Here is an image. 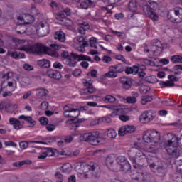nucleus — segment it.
Returning a JSON list of instances; mask_svg holds the SVG:
<instances>
[{
	"instance_id": "obj_46",
	"label": "nucleus",
	"mask_w": 182,
	"mask_h": 182,
	"mask_svg": "<svg viewBox=\"0 0 182 182\" xmlns=\"http://www.w3.org/2000/svg\"><path fill=\"white\" fill-rule=\"evenodd\" d=\"M19 146L22 150H25V149H28V144L26 141H23L19 143Z\"/></svg>"
},
{
	"instance_id": "obj_21",
	"label": "nucleus",
	"mask_w": 182,
	"mask_h": 182,
	"mask_svg": "<svg viewBox=\"0 0 182 182\" xmlns=\"http://www.w3.org/2000/svg\"><path fill=\"white\" fill-rule=\"evenodd\" d=\"M8 56H11L13 59H23L25 58V53L17 51H8Z\"/></svg>"
},
{
	"instance_id": "obj_59",
	"label": "nucleus",
	"mask_w": 182,
	"mask_h": 182,
	"mask_svg": "<svg viewBox=\"0 0 182 182\" xmlns=\"http://www.w3.org/2000/svg\"><path fill=\"white\" fill-rule=\"evenodd\" d=\"M102 60L103 62H105V63H109V62H112V58L107 55H105L102 58Z\"/></svg>"
},
{
	"instance_id": "obj_6",
	"label": "nucleus",
	"mask_w": 182,
	"mask_h": 182,
	"mask_svg": "<svg viewBox=\"0 0 182 182\" xmlns=\"http://www.w3.org/2000/svg\"><path fill=\"white\" fill-rule=\"evenodd\" d=\"M131 169L132 166H130V163H129L126 157L118 156L116 159L115 171H124V173H127V171H130Z\"/></svg>"
},
{
	"instance_id": "obj_33",
	"label": "nucleus",
	"mask_w": 182,
	"mask_h": 182,
	"mask_svg": "<svg viewBox=\"0 0 182 182\" xmlns=\"http://www.w3.org/2000/svg\"><path fill=\"white\" fill-rule=\"evenodd\" d=\"M48 93H49V91H48L46 89L40 88L38 90V96H40L41 97L48 96Z\"/></svg>"
},
{
	"instance_id": "obj_2",
	"label": "nucleus",
	"mask_w": 182,
	"mask_h": 182,
	"mask_svg": "<svg viewBox=\"0 0 182 182\" xmlns=\"http://www.w3.org/2000/svg\"><path fill=\"white\" fill-rule=\"evenodd\" d=\"M68 105H65L63 107V116L65 117H72V119H70L67 121V123L71 124V130H76V128L80 126V123L85 122V119H77V117H79V115L80 114V112L79 111V109H68Z\"/></svg>"
},
{
	"instance_id": "obj_42",
	"label": "nucleus",
	"mask_w": 182,
	"mask_h": 182,
	"mask_svg": "<svg viewBox=\"0 0 182 182\" xmlns=\"http://www.w3.org/2000/svg\"><path fill=\"white\" fill-rule=\"evenodd\" d=\"M140 155H136V157L134 156H129V160L133 163V164H139L137 163V157H141V154L144 155L143 153L139 154Z\"/></svg>"
},
{
	"instance_id": "obj_49",
	"label": "nucleus",
	"mask_w": 182,
	"mask_h": 182,
	"mask_svg": "<svg viewBox=\"0 0 182 182\" xmlns=\"http://www.w3.org/2000/svg\"><path fill=\"white\" fill-rule=\"evenodd\" d=\"M53 68H55V69H62L63 65L60 62L55 61L53 64Z\"/></svg>"
},
{
	"instance_id": "obj_34",
	"label": "nucleus",
	"mask_w": 182,
	"mask_h": 182,
	"mask_svg": "<svg viewBox=\"0 0 182 182\" xmlns=\"http://www.w3.org/2000/svg\"><path fill=\"white\" fill-rule=\"evenodd\" d=\"M171 180L173 182H182V176L177 173L171 176Z\"/></svg>"
},
{
	"instance_id": "obj_48",
	"label": "nucleus",
	"mask_w": 182,
	"mask_h": 182,
	"mask_svg": "<svg viewBox=\"0 0 182 182\" xmlns=\"http://www.w3.org/2000/svg\"><path fill=\"white\" fill-rule=\"evenodd\" d=\"M100 122H101V123H110V122H112V119L107 117H104L100 119Z\"/></svg>"
},
{
	"instance_id": "obj_27",
	"label": "nucleus",
	"mask_w": 182,
	"mask_h": 182,
	"mask_svg": "<svg viewBox=\"0 0 182 182\" xmlns=\"http://www.w3.org/2000/svg\"><path fill=\"white\" fill-rule=\"evenodd\" d=\"M144 182H155L154 178L150 173H145L143 176Z\"/></svg>"
},
{
	"instance_id": "obj_11",
	"label": "nucleus",
	"mask_w": 182,
	"mask_h": 182,
	"mask_svg": "<svg viewBox=\"0 0 182 182\" xmlns=\"http://www.w3.org/2000/svg\"><path fill=\"white\" fill-rule=\"evenodd\" d=\"M70 14H72L70 9L65 8L62 11L56 14L55 18L57 19V21H60V22H62V25H66V21H68L66 17L70 16Z\"/></svg>"
},
{
	"instance_id": "obj_37",
	"label": "nucleus",
	"mask_w": 182,
	"mask_h": 182,
	"mask_svg": "<svg viewBox=\"0 0 182 182\" xmlns=\"http://www.w3.org/2000/svg\"><path fill=\"white\" fill-rule=\"evenodd\" d=\"M25 121L30 123L31 125L28 126V127H33V126H35V124H36V121L33 120L32 119V117H31V116L26 117Z\"/></svg>"
},
{
	"instance_id": "obj_36",
	"label": "nucleus",
	"mask_w": 182,
	"mask_h": 182,
	"mask_svg": "<svg viewBox=\"0 0 182 182\" xmlns=\"http://www.w3.org/2000/svg\"><path fill=\"white\" fill-rule=\"evenodd\" d=\"M103 100L105 103H114V97L112 95H106Z\"/></svg>"
},
{
	"instance_id": "obj_40",
	"label": "nucleus",
	"mask_w": 182,
	"mask_h": 182,
	"mask_svg": "<svg viewBox=\"0 0 182 182\" xmlns=\"http://www.w3.org/2000/svg\"><path fill=\"white\" fill-rule=\"evenodd\" d=\"M90 45L91 48H95V49H97V46L96 45V38L92 37L90 39Z\"/></svg>"
},
{
	"instance_id": "obj_44",
	"label": "nucleus",
	"mask_w": 182,
	"mask_h": 182,
	"mask_svg": "<svg viewBox=\"0 0 182 182\" xmlns=\"http://www.w3.org/2000/svg\"><path fill=\"white\" fill-rule=\"evenodd\" d=\"M119 120L122 122H129L130 120V117L124 114L119 115Z\"/></svg>"
},
{
	"instance_id": "obj_22",
	"label": "nucleus",
	"mask_w": 182,
	"mask_h": 182,
	"mask_svg": "<svg viewBox=\"0 0 182 182\" xmlns=\"http://www.w3.org/2000/svg\"><path fill=\"white\" fill-rule=\"evenodd\" d=\"M39 26H41V28H40V31L41 33V36H46L47 35H49L50 29H49V26L48 24L43 23H40Z\"/></svg>"
},
{
	"instance_id": "obj_32",
	"label": "nucleus",
	"mask_w": 182,
	"mask_h": 182,
	"mask_svg": "<svg viewBox=\"0 0 182 182\" xmlns=\"http://www.w3.org/2000/svg\"><path fill=\"white\" fill-rule=\"evenodd\" d=\"M160 86H161L162 87H173V86H174V82H171V81H161L159 82Z\"/></svg>"
},
{
	"instance_id": "obj_8",
	"label": "nucleus",
	"mask_w": 182,
	"mask_h": 182,
	"mask_svg": "<svg viewBox=\"0 0 182 182\" xmlns=\"http://www.w3.org/2000/svg\"><path fill=\"white\" fill-rule=\"evenodd\" d=\"M61 58L67 59V60H68V59H70V58H73V59L75 60L78 59V62H80V60H87V62H91L92 63H93V60H92V58H90V56L82 54L77 55L73 52H72L70 55H69V53H68V51H63L61 53Z\"/></svg>"
},
{
	"instance_id": "obj_15",
	"label": "nucleus",
	"mask_w": 182,
	"mask_h": 182,
	"mask_svg": "<svg viewBox=\"0 0 182 182\" xmlns=\"http://www.w3.org/2000/svg\"><path fill=\"white\" fill-rule=\"evenodd\" d=\"M139 120L141 123H149L153 120V115H151V112L145 111L139 117Z\"/></svg>"
},
{
	"instance_id": "obj_3",
	"label": "nucleus",
	"mask_w": 182,
	"mask_h": 182,
	"mask_svg": "<svg viewBox=\"0 0 182 182\" xmlns=\"http://www.w3.org/2000/svg\"><path fill=\"white\" fill-rule=\"evenodd\" d=\"M100 132L95 131L90 133H82L80 135V141H88L92 146H99V144H103L105 139L99 138Z\"/></svg>"
},
{
	"instance_id": "obj_17",
	"label": "nucleus",
	"mask_w": 182,
	"mask_h": 182,
	"mask_svg": "<svg viewBox=\"0 0 182 182\" xmlns=\"http://www.w3.org/2000/svg\"><path fill=\"white\" fill-rule=\"evenodd\" d=\"M47 76H48V77H50L51 79H55V80H59L60 79H62V74H60V72L56 70H48Z\"/></svg>"
},
{
	"instance_id": "obj_13",
	"label": "nucleus",
	"mask_w": 182,
	"mask_h": 182,
	"mask_svg": "<svg viewBox=\"0 0 182 182\" xmlns=\"http://www.w3.org/2000/svg\"><path fill=\"white\" fill-rule=\"evenodd\" d=\"M120 83L122 85L123 89L129 90L132 89L133 85L134 84V80L129 77H122L119 78Z\"/></svg>"
},
{
	"instance_id": "obj_26",
	"label": "nucleus",
	"mask_w": 182,
	"mask_h": 182,
	"mask_svg": "<svg viewBox=\"0 0 182 182\" xmlns=\"http://www.w3.org/2000/svg\"><path fill=\"white\" fill-rule=\"evenodd\" d=\"M41 149L42 150H47L46 152L47 157H52L53 156H55V151H58L56 149L53 150L52 148L43 147Z\"/></svg>"
},
{
	"instance_id": "obj_53",
	"label": "nucleus",
	"mask_w": 182,
	"mask_h": 182,
	"mask_svg": "<svg viewBox=\"0 0 182 182\" xmlns=\"http://www.w3.org/2000/svg\"><path fill=\"white\" fill-rule=\"evenodd\" d=\"M4 144L6 147L11 146L12 147H16V144H15V142L12 141H4Z\"/></svg>"
},
{
	"instance_id": "obj_64",
	"label": "nucleus",
	"mask_w": 182,
	"mask_h": 182,
	"mask_svg": "<svg viewBox=\"0 0 182 182\" xmlns=\"http://www.w3.org/2000/svg\"><path fill=\"white\" fill-rule=\"evenodd\" d=\"M68 182H76V176H75L74 175L70 176L68 179Z\"/></svg>"
},
{
	"instance_id": "obj_1",
	"label": "nucleus",
	"mask_w": 182,
	"mask_h": 182,
	"mask_svg": "<svg viewBox=\"0 0 182 182\" xmlns=\"http://www.w3.org/2000/svg\"><path fill=\"white\" fill-rule=\"evenodd\" d=\"M171 139L163 144V149H165L168 156H171L173 159H178L180 157V150H178V144L181 138L177 137L174 134H169Z\"/></svg>"
},
{
	"instance_id": "obj_57",
	"label": "nucleus",
	"mask_w": 182,
	"mask_h": 182,
	"mask_svg": "<svg viewBox=\"0 0 182 182\" xmlns=\"http://www.w3.org/2000/svg\"><path fill=\"white\" fill-rule=\"evenodd\" d=\"M82 74V70L80 69H75L73 72V76H80V75Z\"/></svg>"
},
{
	"instance_id": "obj_63",
	"label": "nucleus",
	"mask_w": 182,
	"mask_h": 182,
	"mask_svg": "<svg viewBox=\"0 0 182 182\" xmlns=\"http://www.w3.org/2000/svg\"><path fill=\"white\" fill-rule=\"evenodd\" d=\"M72 140H73V137L72 136H65V139H64V141L65 143H71Z\"/></svg>"
},
{
	"instance_id": "obj_25",
	"label": "nucleus",
	"mask_w": 182,
	"mask_h": 182,
	"mask_svg": "<svg viewBox=\"0 0 182 182\" xmlns=\"http://www.w3.org/2000/svg\"><path fill=\"white\" fill-rule=\"evenodd\" d=\"M54 38L58 39L60 42H65L66 41V36L63 31H56Z\"/></svg>"
},
{
	"instance_id": "obj_28",
	"label": "nucleus",
	"mask_w": 182,
	"mask_h": 182,
	"mask_svg": "<svg viewBox=\"0 0 182 182\" xmlns=\"http://www.w3.org/2000/svg\"><path fill=\"white\" fill-rule=\"evenodd\" d=\"M92 5H93V3H92L91 1L84 0V1L80 3V6L82 8V9H87V8Z\"/></svg>"
},
{
	"instance_id": "obj_60",
	"label": "nucleus",
	"mask_w": 182,
	"mask_h": 182,
	"mask_svg": "<svg viewBox=\"0 0 182 182\" xmlns=\"http://www.w3.org/2000/svg\"><path fill=\"white\" fill-rule=\"evenodd\" d=\"M49 104L48 102L44 101L41 104V109H48Z\"/></svg>"
},
{
	"instance_id": "obj_55",
	"label": "nucleus",
	"mask_w": 182,
	"mask_h": 182,
	"mask_svg": "<svg viewBox=\"0 0 182 182\" xmlns=\"http://www.w3.org/2000/svg\"><path fill=\"white\" fill-rule=\"evenodd\" d=\"M144 63H146V65H149V66H154L156 65L154 61L151 60H147V59L144 60Z\"/></svg>"
},
{
	"instance_id": "obj_18",
	"label": "nucleus",
	"mask_w": 182,
	"mask_h": 182,
	"mask_svg": "<svg viewBox=\"0 0 182 182\" xmlns=\"http://www.w3.org/2000/svg\"><path fill=\"white\" fill-rule=\"evenodd\" d=\"M168 18L171 22H173V23H179L178 17L177 14H176V8H173L168 11Z\"/></svg>"
},
{
	"instance_id": "obj_41",
	"label": "nucleus",
	"mask_w": 182,
	"mask_h": 182,
	"mask_svg": "<svg viewBox=\"0 0 182 182\" xmlns=\"http://www.w3.org/2000/svg\"><path fill=\"white\" fill-rule=\"evenodd\" d=\"M123 113H124V109L115 106V108H114L115 114H123Z\"/></svg>"
},
{
	"instance_id": "obj_5",
	"label": "nucleus",
	"mask_w": 182,
	"mask_h": 182,
	"mask_svg": "<svg viewBox=\"0 0 182 182\" xmlns=\"http://www.w3.org/2000/svg\"><path fill=\"white\" fill-rule=\"evenodd\" d=\"M157 2L149 1L145 6H144V12L145 15L152 19V21H158L159 15L156 14L155 11L157 9Z\"/></svg>"
},
{
	"instance_id": "obj_30",
	"label": "nucleus",
	"mask_w": 182,
	"mask_h": 182,
	"mask_svg": "<svg viewBox=\"0 0 182 182\" xmlns=\"http://www.w3.org/2000/svg\"><path fill=\"white\" fill-rule=\"evenodd\" d=\"M171 61L173 63H182V56L181 55H173L171 57Z\"/></svg>"
},
{
	"instance_id": "obj_62",
	"label": "nucleus",
	"mask_w": 182,
	"mask_h": 182,
	"mask_svg": "<svg viewBox=\"0 0 182 182\" xmlns=\"http://www.w3.org/2000/svg\"><path fill=\"white\" fill-rule=\"evenodd\" d=\"M22 166H23V162L22 161L13 163L14 167H22Z\"/></svg>"
},
{
	"instance_id": "obj_31",
	"label": "nucleus",
	"mask_w": 182,
	"mask_h": 182,
	"mask_svg": "<svg viewBox=\"0 0 182 182\" xmlns=\"http://www.w3.org/2000/svg\"><path fill=\"white\" fill-rule=\"evenodd\" d=\"M175 11V14L178 16V21L180 23L181 22H182V9L180 7H176Z\"/></svg>"
},
{
	"instance_id": "obj_9",
	"label": "nucleus",
	"mask_w": 182,
	"mask_h": 182,
	"mask_svg": "<svg viewBox=\"0 0 182 182\" xmlns=\"http://www.w3.org/2000/svg\"><path fill=\"white\" fill-rule=\"evenodd\" d=\"M150 167L152 171L159 177H164L166 176V168L163 166L161 161L151 164Z\"/></svg>"
},
{
	"instance_id": "obj_45",
	"label": "nucleus",
	"mask_w": 182,
	"mask_h": 182,
	"mask_svg": "<svg viewBox=\"0 0 182 182\" xmlns=\"http://www.w3.org/2000/svg\"><path fill=\"white\" fill-rule=\"evenodd\" d=\"M77 63V62L72 60V58H70V59L68 60V66H70L71 68H75V66H76Z\"/></svg>"
},
{
	"instance_id": "obj_54",
	"label": "nucleus",
	"mask_w": 182,
	"mask_h": 182,
	"mask_svg": "<svg viewBox=\"0 0 182 182\" xmlns=\"http://www.w3.org/2000/svg\"><path fill=\"white\" fill-rule=\"evenodd\" d=\"M168 79H169L172 83H174V82H178V78L174 75H168Z\"/></svg>"
},
{
	"instance_id": "obj_12",
	"label": "nucleus",
	"mask_w": 182,
	"mask_h": 182,
	"mask_svg": "<svg viewBox=\"0 0 182 182\" xmlns=\"http://www.w3.org/2000/svg\"><path fill=\"white\" fill-rule=\"evenodd\" d=\"M115 72L117 73H122V72H125L127 75H137L139 73V67L137 65H134L132 67H127L124 70V68H121L120 69H117V67H114Z\"/></svg>"
},
{
	"instance_id": "obj_14",
	"label": "nucleus",
	"mask_w": 182,
	"mask_h": 182,
	"mask_svg": "<svg viewBox=\"0 0 182 182\" xmlns=\"http://www.w3.org/2000/svg\"><path fill=\"white\" fill-rule=\"evenodd\" d=\"M134 132H136V127L134 126L125 125L119 129L118 134L119 136H125V134H130L134 133Z\"/></svg>"
},
{
	"instance_id": "obj_23",
	"label": "nucleus",
	"mask_w": 182,
	"mask_h": 182,
	"mask_svg": "<svg viewBox=\"0 0 182 182\" xmlns=\"http://www.w3.org/2000/svg\"><path fill=\"white\" fill-rule=\"evenodd\" d=\"M37 65L43 69H48V68H50V61L46 59L39 60Z\"/></svg>"
},
{
	"instance_id": "obj_10",
	"label": "nucleus",
	"mask_w": 182,
	"mask_h": 182,
	"mask_svg": "<svg viewBox=\"0 0 182 182\" xmlns=\"http://www.w3.org/2000/svg\"><path fill=\"white\" fill-rule=\"evenodd\" d=\"M151 46L153 48L151 50L155 56H160L163 53V50H164V46L161 43V41L158 39L151 41Z\"/></svg>"
},
{
	"instance_id": "obj_58",
	"label": "nucleus",
	"mask_w": 182,
	"mask_h": 182,
	"mask_svg": "<svg viewBox=\"0 0 182 182\" xmlns=\"http://www.w3.org/2000/svg\"><path fill=\"white\" fill-rule=\"evenodd\" d=\"M23 69H25V70H33V66L28 65V64H25L23 65Z\"/></svg>"
},
{
	"instance_id": "obj_35",
	"label": "nucleus",
	"mask_w": 182,
	"mask_h": 182,
	"mask_svg": "<svg viewBox=\"0 0 182 182\" xmlns=\"http://www.w3.org/2000/svg\"><path fill=\"white\" fill-rule=\"evenodd\" d=\"M128 6L132 12H136V11H137V4H136L135 1H129Z\"/></svg>"
},
{
	"instance_id": "obj_7",
	"label": "nucleus",
	"mask_w": 182,
	"mask_h": 182,
	"mask_svg": "<svg viewBox=\"0 0 182 182\" xmlns=\"http://www.w3.org/2000/svg\"><path fill=\"white\" fill-rule=\"evenodd\" d=\"M143 140L145 143H159L160 134L157 131H146L144 132Z\"/></svg>"
},
{
	"instance_id": "obj_29",
	"label": "nucleus",
	"mask_w": 182,
	"mask_h": 182,
	"mask_svg": "<svg viewBox=\"0 0 182 182\" xmlns=\"http://www.w3.org/2000/svg\"><path fill=\"white\" fill-rule=\"evenodd\" d=\"M153 100V96L145 95L143 96L141 100V105H147L149 102H151Z\"/></svg>"
},
{
	"instance_id": "obj_20",
	"label": "nucleus",
	"mask_w": 182,
	"mask_h": 182,
	"mask_svg": "<svg viewBox=\"0 0 182 182\" xmlns=\"http://www.w3.org/2000/svg\"><path fill=\"white\" fill-rule=\"evenodd\" d=\"M83 85L85 87V89L82 90L81 92H84L85 93H90V95L96 92V89L93 87V85H92V83L86 81L83 82Z\"/></svg>"
},
{
	"instance_id": "obj_47",
	"label": "nucleus",
	"mask_w": 182,
	"mask_h": 182,
	"mask_svg": "<svg viewBox=\"0 0 182 182\" xmlns=\"http://www.w3.org/2000/svg\"><path fill=\"white\" fill-rule=\"evenodd\" d=\"M55 178L58 180V181H63V175L60 172H56L55 174Z\"/></svg>"
},
{
	"instance_id": "obj_43",
	"label": "nucleus",
	"mask_w": 182,
	"mask_h": 182,
	"mask_svg": "<svg viewBox=\"0 0 182 182\" xmlns=\"http://www.w3.org/2000/svg\"><path fill=\"white\" fill-rule=\"evenodd\" d=\"M126 100L127 103H136L137 102L136 97H127Z\"/></svg>"
},
{
	"instance_id": "obj_38",
	"label": "nucleus",
	"mask_w": 182,
	"mask_h": 182,
	"mask_svg": "<svg viewBox=\"0 0 182 182\" xmlns=\"http://www.w3.org/2000/svg\"><path fill=\"white\" fill-rule=\"evenodd\" d=\"M113 68H114V67L111 66L109 71L108 73H105L107 77H110V78L114 77V70Z\"/></svg>"
},
{
	"instance_id": "obj_51",
	"label": "nucleus",
	"mask_w": 182,
	"mask_h": 182,
	"mask_svg": "<svg viewBox=\"0 0 182 182\" xmlns=\"http://www.w3.org/2000/svg\"><path fill=\"white\" fill-rule=\"evenodd\" d=\"M50 48H53V49H55V50H59V49H62V46L56 43L50 44Z\"/></svg>"
},
{
	"instance_id": "obj_19",
	"label": "nucleus",
	"mask_w": 182,
	"mask_h": 182,
	"mask_svg": "<svg viewBox=\"0 0 182 182\" xmlns=\"http://www.w3.org/2000/svg\"><path fill=\"white\" fill-rule=\"evenodd\" d=\"M18 20L23 21L26 25H31V23H33L35 22V17L31 14H24L23 17H18Z\"/></svg>"
},
{
	"instance_id": "obj_50",
	"label": "nucleus",
	"mask_w": 182,
	"mask_h": 182,
	"mask_svg": "<svg viewBox=\"0 0 182 182\" xmlns=\"http://www.w3.org/2000/svg\"><path fill=\"white\" fill-rule=\"evenodd\" d=\"M114 133V129H107L106 134L109 137V139H113V134Z\"/></svg>"
},
{
	"instance_id": "obj_16",
	"label": "nucleus",
	"mask_w": 182,
	"mask_h": 182,
	"mask_svg": "<svg viewBox=\"0 0 182 182\" xmlns=\"http://www.w3.org/2000/svg\"><path fill=\"white\" fill-rule=\"evenodd\" d=\"M105 164H106L107 167L109 168V170H111V171H114V154L109 155L106 158Z\"/></svg>"
},
{
	"instance_id": "obj_39",
	"label": "nucleus",
	"mask_w": 182,
	"mask_h": 182,
	"mask_svg": "<svg viewBox=\"0 0 182 182\" xmlns=\"http://www.w3.org/2000/svg\"><path fill=\"white\" fill-rule=\"evenodd\" d=\"M39 122L42 126H46L49 123V119L45 117H41Z\"/></svg>"
},
{
	"instance_id": "obj_24",
	"label": "nucleus",
	"mask_w": 182,
	"mask_h": 182,
	"mask_svg": "<svg viewBox=\"0 0 182 182\" xmlns=\"http://www.w3.org/2000/svg\"><path fill=\"white\" fill-rule=\"evenodd\" d=\"M9 123L10 124L14 125V128L16 129V130H19V129H22V125H21V121L16 119V118H10Z\"/></svg>"
},
{
	"instance_id": "obj_61",
	"label": "nucleus",
	"mask_w": 182,
	"mask_h": 182,
	"mask_svg": "<svg viewBox=\"0 0 182 182\" xmlns=\"http://www.w3.org/2000/svg\"><path fill=\"white\" fill-rule=\"evenodd\" d=\"M114 35H117V36H118V38H120L121 39H124V33L114 31Z\"/></svg>"
},
{
	"instance_id": "obj_56",
	"label": "nucleus",
	"mask_w": 182,
	"mask_h": 182,
	"mask_svg": "<svg viewBox=\"0 0 182 182\" xmlns=\"http://www.w3.org/2000/svg\"><path fill=\"white\" fill-rule=\"evenodd\" d=\"M80 28H82L83 29H89V23L86 22H83L80 23Z\"/></svg>"
},
{
	"instance_id": "obj_4",
	"label": "nucleus",
	"mask_w": 182,
	"mask_h": 182,
	"mask_svg": "<svg viewBox=\"0 0 182 182\" xmlns=\"http://www.w3.org/2000/svg\"><path fill=\"white\" fill-rule=\"evenodd\" d=\"M30 52L35 53L36 55H42L45 53L46 55H49V56H53L54 58H59V53L55 50H52L50 48L46 47L41 43H37L32 46L29 48Z\"/></svg>"
},
{
	"instance_id": "obj_52",
	"label": "nucleus",
	"mask_w": 182,
	"mask_h": 182,
	"mask_svg": "<svg viewBox=\"0 0 182 182\" xmlns=\"http://www.w3.org/2000/svg\"><path fill=\"white\" fill-rule=\"evenodd\" d=\"M46 129L48 130V132H53V130H55V129H56V125L52 124H48L46 127Z\"/></svg>"
}]
</instances>
